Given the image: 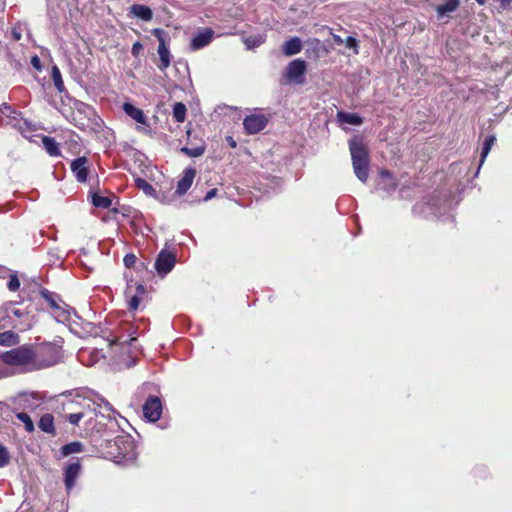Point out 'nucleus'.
I'll list each match as a JSON object with an SVG mask.
<instances>
[{
	"label": "nucleus",
	"mask_w": 512,
	"mask_h": 512,
	"mask_svg": "<svg viewBox=\"0 0 512 512\" xmlns=\"http://www.w3.org/2000/svg\"><path fill=\"white\" fill-rule=\"evenodd\" d=\"M215 36L212 28L206 27L198 30L190 40L189 49L191 51H198L208 46Z\"/></svg>",
	"instance_id": "12"
},
{
	"label": "nucleus",
	"mask_w": 512,
	"mask_h": 512,
	"mask_svg": "<svg viewBox=\"0 0 512 512\" xmlns=\"http://www.w3.org/2000/svg\"><path fill=\"white\" fill-rule=\"evenodd\" d=\"M196 176V170L192 167H187L184 169L181 178L177 183V188L175 193L178 196L184 195L192 186L194 178Z\"/></svg>",
	"instance_id": "17"
},
{
	"label": "nucleus",
	"mask_w": 512,
	"mask_h": 512,
	"mask_svg": "<svg viewBox=\"0 0 512 512\" xmlns=\"http://www.w3.org/2000/svg\"><path fill=\"white\" fill-rule=\"evenodd\" d=\"M306 62L302 59L291 61L284 72V77L288 82L296 85H302L305 82Z\"/></svg>",
	"instance_id": "8"
},
{
	"label": "nucleus",
	"mask_w": 512,
	"mask_h": 512,
	"mask_svg": "<svg viewBox=\"0 0 512 512\" xmlns=\"http://www.w3.org/2000/svg\"><path fill=\"white\" fill-rule=\"evenodd\" d=\"M216 193H217V189H211V190H209V191L206 193V195H205V197H204V199H203V200H204V201H209V200H211L213 197H215Z\"/></svg>",
	"instance_id": "49"
},
{
	"label": "nucleus",
	"mask_w": 512,
	"mask_h": 512,
	"mask_svg": "<svg viewBox=\"0 0 512 512\" xmlns=\"http://www.w3.org/2000/svg\"><path fill=\"white\" fill-rule=\"evenodd\" d=\"M142 44L140 42H135L132 46L131 53L134 56H137L139 52L142 50Z\"/></svg>",
	"instance_id": "48"
},
{
	"label": "nucleus",
	"mask_w": 512,
	"mask_h": 512,
	"mask_svg": "<svg viewBox=\"0 0 512 512\" xmlns=\"http://www.w3.org/2000/svg\"><path fill=\"white\" fill-rule=\"evenodd\" d=\"M13 110L14 109L8 103H2L0 106V112L6 116L9 112H13Z\"/></svg>",
	"instance_id": "47"
},
{
	"label": "nucleus",
	"mask_w": 512,
	"mask_h": 512,
	"mask_svg": "<svg viewBox=\"0 0 512 512\" xmlns=\"http://www.w3.org/2000/svg\"><path fill=\"white\" fill-rule=\"evenodd\" d=\"M349 150L352 158L353 170L356 177L366 183L369 176V155L361 138L354 137L349 140Z\"/></svg>",
	"instance_id": "2"
},
{
	"label": "nucleus",
	"mask_w": 512,
	"mask_h": 512,
	"mask_svg": "<svg viewBox=\"0 0 512 512\" xmlns=\"http://www.w3.org/2000/svg\"><path fill=\"white\" fill-rule=\"evenodd\" d=\"M1 358L14 370L19 368L20 372H31L27 369L35 365V350L29 345H22L1 353Z\"/></svg>",
	"instance_id": "3"
},
{
	"label": "nucleus",
	"mask_w": 512,
	"mask_h": 512,
	"mask_svg": "<svg viewBox=\"0 0 512 512\" xmlns=\"http://www.w3.org/2000/svg\"><path fill=\"white\" fill-rule=\"evenodd\" d=\"M136 186L140 189H142L145 194L152 195L155 192V189L151 184H149L145 179L143 178H137L135 180Z\"/></svg>",
	"instance_id": "38"
},
{
	"label": "nucleus",
	"mask_w": 512,
	"mask_h": 512,
	"mask_svg": "<svg viewBox=\"0 0 512 512\" xmlns=\"http://www.w3.org/2000/svg\"><path fill=\"white\" fill-rule=\"evenodd\" d=\"M139 304H140V298L138 295H135V296L131 297V299L129 301V309L136 310L139 307Z\"/></svg>",
	"instance_id": "45"
},
{
	"label": "nucleus",
	"mask_w": 512,
	"mask_h": 512,
	"mask_svg": "<svg viewBox=\"0 0 512 512\" xmlns=\"http://www.w3.org/2000/svg\"><path fill=\"white\" fill-rule=\"evenodd\" d=\"M38 426L41 431L55 435V427H54V417L50 413H46L41 416Z\"/></svg>",
	"instance_id": "24"
},
{
	"label": "nucleus",
	"mask_w": 512,
	"mask_h": 512,
	"mask_svg": "<svg viewBox=\"0 0 512 512\" xmlns=\"http://www.w3.org/2000/svg\"><path fill=\"white\" fill-rule=\"evenodd\" d=\"M51 77H52V80H53L55 88L59 92H63L64 89H65L64 88V82L62 80L61 72H60L59 68L56 65L52 67Z\"/></svg>",
	"instance_id": "35"
},
{
	"label": "nucleus",
	"mask_w": 512,
	"mask_h": 512,
	"mask_svg": "<svg viewBox=\"0 0 512 512\" xmlns=\"http://www.w3.org/2000/svg\"><path fill=\"white\" fill-rule=\"evenodd\" d=\"M459 0H446L443 4L436 7L438 18H442L448 13L454 12L459 7Z\"/></svg>",
	"instance_id": "26"
},
{
	"label": "nucleus",
	"mask_w": 512,
	"mask_h": 512,
	"mask_svg": "<svg viewBox=\"0 0 512 512\" xmlns=\"http://www.w3.org/2000/svg\"><path fill=\"white\" fill-rule=\"evenodd\" d=\"M130 13L143 21H150L153 17L151 8L143 4H133Z\"/></svg>",
	"instance_id": "22"
},
{
	"label": "nucleus",
	"mask_w": 512,
	"mask_h": 512,
	"mask_svg": "<svg viewBox=\"0 0 512 512\" xmlns=\"http://www.w3.org/2000/svg\"><path fill=\"white\" fill-rule=\"evenodd\" d=\"M84 329L91 336L102 337L107 342V345L112 352L111 357L128 355L130 353L132 343L136 341V337L132 336L131 333L118 334L111 330H104L100 326H96L90 322L85 323Z\"/></svg>",
	"instance_id": "1"
},
{
	"label": "nucleus",
	"mask_w": 512,
	"mask_h": 512,
	"mask_svg": "<svg viewBox=\"0 0 512 512\" xmlns=\"http://www.w3.org/2000/svg\"><path fill=\"white\" fill-rule=\"evenodd\" d=\"M1 312L4 314L3 317L11 318L12 316L17 318V321H12L11 324L14 328H18L21 331L26 330L30 327L28 321V313L16 307V303L8 302L1 308Z\"/></svg>",
	"instance_id": "7"
},
{
	"label": "nucleus",
	"mask_w": 512,
	"mask_h": 512,
	"mask_svg": "<svg viewBox=\"0 0 512 512\" xmlns=\"http://www.w3.org/2000/svg\"><path fill=\"white\" fill-rule=\"evenodd\" d=\"M500 1H501L502 6H506V5L510 4V2L512 0H500Z\"/></svg>",
	"instance_id": "54"
},
{
	"label": "nucleus",
	"mask_w": 512,
	"mask_h": 512,
	"mask_svg": "<svg viewBox=\"0 0 512 512\" xmlns=\"http://www.w3.org/2000/svg\"><path fill=\"white\" fill-rule=\"evenodd\" d=\"M137 257L133 253H128L124 256L123 263L125 267L131 268L135 265Z\"/></svg>",
	"instance_id": "44"
},
{
	"label": "nucleus",
	"mask_w": 512,
	"mask_h": 512,
	"mask_svg": "<svg viewBox=\"0 0 512 512\" xmlns=\"http://www.w3.org/2000/svg\"><path fill=\"white\" fill-rule=\"evenodd\" d=\"M332 38H333V41H334V43H335V44H337V45H342V44H344V39H342V37H341V36L336 35V34H333V35H332Z\"/></svg>",
	"instance_id": "50"
},
{
	"label": "nucleus",
	"mask_w": 512,
	"mask_h": 512,
	"mask_svg": "<svg viewBox=\"0 0 512 512\" xmlns=\"http://www.w3.org/2000/svg\"><path fill=\"white\" fill-rule=\"evenodd\" d=\"M181 152L192 158L200 157L205 152V145H199L195 147L185 146L181 148Z\"/></svg>",
	"instance_id": "36"
},
{
	"label": "nucleus",
	"mask_w": 512,
	"mask_h": 512,
	"mask_svg": "<svg viewBox=\"0 0 512 512\" xmlns=\"http://www.w3.org/2000/svg\"><path fill=\"white\" fill-rule=\"evenodd\" d=\"M226 141H227V143L229 144V146H230L231 148H235V147L237 146V143H236V141L233 139V137H232V136H227V137H226Z\"/></svg>",
	"instance_id": "51"
},
{
	"label": "nucleus",
	"mask_w": 512,
	"mask_h": 512,
	"mask_svg": "<svg viewBox=\"0 0 512 512\" xmlns=\"http://www.w3.org/2000/svg\"><path fill=\"white\" fill-rule=\"evenodd\" d=\"M451 203V199L447 195H444L442 198H433L431 202L416 205L414 211L420 210L425 217L433 215L437 218H442L450 211Z\"/></svg>",
	"instance_id": "6"
},
{
	"label": "nucleus",
	"mask_w": 512,
	"mask_h": 512,
	"mask_svg": "<svg viewBox=\"0 0 512 512\" xmlns=\"http://www.w3.org/2000/svg\"><path fill=\"white\" fill-rule=\"evenodd\" d=\"M476 1H477V3H479L480 5L485 4V0H476Z\"/></svg>",
	"instance_id": "55"
},
{
	"label": "nucleus",
	"mask_w": 512,
	"mask_h": 512,
	"mask_svg": "<svg viewBox=\"0 0 512 512\" xmlns=\"http://www.w3.org/2000/svg\"><path fill=\"white\" fill-rule=\"evenodd\" d=\"M268 123L263 114H251L244 118L243 126L248 134H257L262 131Z\"/></svg>",
	"instance_id": "15"
},
{
	"label": "nucleus",
	"mask_w": 512,
	"mask_h": 512,
	"mask_svg": "<svg viewBox=\"0 0 512 512\" xmlns=\"http://www.w3.org/2000/svg\"><path fill=\"white\" fill-rule=\"evenodd\" d=\"M124 112L133 120H135L139 124L147 125V117L145 116L143 110L135 107L133 104L129 102H125L123 104Z\"/></svg>",
	"instance_id": "19"
},
{
	"label": "nucleus",
	"mask_w": 512,
	"mask_h": 512,
	"mask_svg": "<svg viewBox=\"0 0 512 512\" xmlns=\"http://www.w3.org/2000/svg\"><path fill=\"white\" fill-rule=\"evenodd\" d=\"M176 257L173 253L162 250L155 261V269L161 276L167 275L175 266Z\"/></svg>",
	"instance_id": "14"
},
{
	"label": "nucleus",
	"mask_w": 512,
	"mask_h": 512,
	"mask_svg": "<svg viewBox=\"0 0 512 512\" xmlns=\"http://www.w3.org/2000/svg\"><path fill=\"white\" fill-rule=\"evenodd\" d=\"M302 50V41L299 37H292L285 41L282 46V52L286 56L296 55Z\"/></svg>",
	"instance_id": "21"
},
{
	"label": "nucleus",
	"mask_w": 512,
	"mask_h": 512,
	"mask_svg": "<svg viewBox=\"0 0 512 512\" xmlns=\"http://www.w3.org/2000/svg\"><path fill=\"white\" fill-rule=\"evenodd\" d=\"M7 287L12 292H15V291H17L19 289L20 281H19V279H18L16 274L10 275V278L8 280V283H7Z\"/></svg>",
	"instance_id": "42"
},
{
	"label": "nucleus",
	"mask_w": 512,
	"mask_h": 512,
	"mask_svg": "<svg viewBox=\"0 0 512 512\" xmlns=\"http://www.w3.org/2000/svg\"><path fill=\"white\" fill-rule=\"evenodd\" d=\"M114 457L117 463L124 465L133 464L137 459L136 445L130 435H119L115 437L113 446Z\"/></svg>",
	"instance_id": "4"
},
{
	"label": "nucleus",
	"mask_w": 512,
	"mask_h": 512,
	"mask_svg": "<svg viewBox=\"0 0 512 512\" xmlns=\"http://www.w3.org/2000/svg\"><path fill=\"white\" fill-rule=\"evenodd\" d=\"M53 316L57 322L68 325L71 331H75L73 325H78L77 320H82L75 309L64 302L53 310Z\"/></svg>",
	"instance_id": "9"
},
{
	"label": "nucleus",
	"mask_w": 512,
	"mask_h": 512,
	"mask_svg": "<svg viewBox=\"0 0 512 512\" xmlns=\"http://www.w3.org/2000/svg\"><path fill=\"white\" fill-rule=\"evenodd\" d=\"M152 34L159 42L157 53L160 58V64H158V68L161 71H165L171 64V53L166 44V33L161 28H155L153 29Z\"/></svg>",
	"instance_id": "10"
},
{
	"label": "nucleus",
	"mask_w": 512,
	"mask_h": 512,
	"mask_svg": "<svg viewBox=\"0 0 512 512\" xmlns=\"http://www.w3.org/2000/svg\"><path fill=\"white\" fill-rule=\"evenodd\" d=\"M31 65L38 71L42 69L41 61L37 55L31 58Z\"/></svg>",
	"instance_id": "46"
},
{
	"label": "nucleus",
	"mask_w": 512,
	"mask_h": 512,
	"mask_svg": "<svg viewBox=\"0 0 512 512\" xmlns=\"http://www.w3.org/2000/svg\"><path fill=\"white\" fill-rule=\"evenodd\" d=\"M186 112L187 109L183 103L177 102L174 104L172 114L176 122H184L186 118Z\"/></svg>",
	"instance_id": "33"
},
{
	"label": "nucleus",
	"mask_w": 512,
	"mask_h": 512,
	"mask_svg": "<svg viewBox=\"0 0 512 512\" xmlns=\"http://www.w3.org/2000/svg\"><path fill=\"white\" fill-rule=\"evenodd\" d=\"M81 470L82 465L79 458H72L64 468V484L68 492L75 486Z\"/></svg>",
	"instance_id": "13"
},
{
	"label": "nucleus",
	"mask_w": 512,
	"mask_h": 512,
	"mask_svg": "<svg viewBox=\"0 0 512 512\" xmlns=\"http://www.w3.org/2000/svg\"><path fill=\"white\" fill-rule=\"evenodd\" d=\"M40 294L43 297V299H45L47 303L50 305L52 310L57 308V306L63 302L57 294L45 288L41 289Z\"/></svg>",
	"instance_id": "30"
},
{
	"label": "nucleus",
	"mask_w": 512,
	"mask_h": 512,
	"mask_svg": "<svg viewBox=\"0 0 512 512\" xmlns=\"http://www.w3.org/2000/svg\"><path fill=\"white\" fill-rule=\"evenodd\" d=\"M12 35H13V38L15 40H20L21 39V33L16 31L15 29L12 31Z\"/></svg>",
	"instance_id": "53"
},
{
	"label": "nucleus",
	"mask_w": 512,
	"mask_h": 512,
	"mask_svg": "<svg viewBox=\"0 0 512 512\" xmlns=\"http://www.w3.org/2000/svg\"><path fill=\"white\" fill-rule=\"evenodd\" d=\"M85 416L83 411L70 413L66 416L67 421L72 425H78L80 420Z\"/></svg>",
	"instance_id": "40"
},
{
	"label": "nucleus",
	"mask_w": 512,
	"mask_h": 512,
	"mask_svg": "<svg viewBox=\"0 0 512 512\" xmlns=\"http://www.w3.org/2000/svg\"><path fill=\"white\" fill-rule=\"evenodd\" d=\"M9 460L10 456L6 447L0 443V468L8 465Z\"/></svg>",
	"instance_id": "41"
},
{
	"label": "nucleus",
	"mask_w": 512,
	"mask_h": 512,
	"mask_svg": "<svg viewBox=\"0 0 512 512\" xmlns=\"http://www.w3.org/2000/svg\"><path fill=\"white\" fill-rule=\"evenodd\" d=\"M163 410V405L160 397L150 395L142 406L144 418L149 422H156L160 419Z\"/></svg>",
	"instance_id": "11"
},
{
	"label": "nucleus",
	"mask_w": 512,
	"mask_h": 512,
	"mask_svg": "<svg viewBox=\"0 0 512 512\" xmlns=\"http://www.w3.org/2000/svg\"><path fill=\"white\" fill-rule=\"evenodd\" d=\"M77 112L84 113L88 117L89 120L96 117V113H95L94 109L91 106L83 104V103L77 109Z\"/></svg>",
	"instance_id": "39"
},
{
	"label": "nucleus",
	"mask_w": 512,
	"mask_h": 512,
	"mask_svg": "<svg viewBox=\"0 0 512 512\" xmlns=\"http://www.w3.org/2000/svg\"><path fill=\"white\" fill-rule=\"evenodd\" d=\"M379 174L380 181L378 183V189L384 190L387 193L394 192L397 188V182L392 174L387 170H381Z\"/></svg>",
	"instance_id": "18"
},
{
	"label": "nucleus",
	"mask_w": 512,
	"mask_h": 512,
	"mask_svg": "<svg viewBox=\"0 0 512 512\" xmlns=\"http://www.w3.org/2000/svg\"><path fill=\"white\" fill-rule=\"evenodd\" d=\"M61 359L60 347L53 343L42 344L35 351V365L27 370H40L56 365Z\"/></svg>",
	"instance_id": "5"
},
{
	"label": "nucleus",
	"mask_w": 512,
	"mask_h": 512,
	"mask_svg": "<svg viewBox=\"0 0 512 512\" xmlns=\"http://www.w3.org/2000/svg\"><path fill=\"white\" fill-rule=\"evenodd\" d=\"M16 417L24 424L27 432L32 433L35 430L34 423L27 413L19 412L16 414Z\"/></svg>",
	"instance_id": "37"
},
{
	"label": "nucleus",
	"mask_w": 512,
	"mask_h": 512,
	"mask_svg": "<svg viewBox=\"0 0 512 512\" xmlns=\"http://www.w3.org/2000/svg\"><path fill=\"white\" fill-rule=\"evenodd\" d=\"M136 291L138 294H144L146 291V288L143 284H138L136 287Z\"/></svg>",
	"instance_id": "52"
},
{
	"label": "nucleus",
	"mask_w": 512,
	"mask_h": 512,
	"mask_svg": "<svg viewBox=\"0 0 512 512\" xmlns=\"http://www.w3.org/2000/svg\"><path fill=\"white\" fill-rule=\"evenodd\" d=\"M70 168L78 182L85 183L87 181L88 159L85 156L74 159L71 162Z\"/></svg>",
	"instance_id": "16"
},
{
	"label": "nucleus",
	"mask_w": 512,
	"mask_h": 512,
	"mask_svg": "<svg viewBox=\"0 0 512 512\" xmlns=\"http://www.w3.org/2000/svg\"><path fill=\"white\" fill-rule=\"evenodd\" d=\"M84 449L83 444L80 441H73L65 444L61 447V456L66 457L74 453H81Z\"/></svg>",
	"instance_id": "28"
},
{
	"label": "nucleus",
	"mask_w": 512,
	"mask_h": 512,
	"mask_svg": "<svg viewBox=\"0 0 512 512\" xmlns=\"http://www.w3.org/2000/svg\"><path fill=\"white\" fill-rule=\"evenodd\" d=\"M243 42L248 50L254 49L265 42V36L263 34L251 35L245 37Z\"/></svg>",
	"instance_id": "31"
},
{
	"label": "nucleus",
	"mask_w": 512,
	"mask_h": 512,
	"mask_svg": "<svg viewBox=\"0 0 512 512\" xmlns=\"http://www.w3.org/2000/svg\"><path fill=\"white\" fill-rule=\"evenodd\" d=\"M344 44L347 48L353 49L354 52L358 53V41L353 36H349L344 40Z\"/></svg>",
	"instance_id": "43"
},
{
	"label": "nucleus",
	"mask_w": 512,
	"mask_h": 512,
	"mask_svg": "<svg viewBox=\"0 0 512 512\" xmlns=\"http://www.w3.org/2000/svg\"><path fill=\"white\" fill-rule=\"evenodd\" d=\"M495 142H496L495 135H489L485 138V140L483 142L482 150H481L480 166L484 163L486 157L488 156V154H489L492 146L495 144Z\"/></svg>",
	"instance_id": "32"
},
{
	"label": "nucleus",
	"mask_w": 512,
	"mask_h": 512,
	"mask_svg": "<svg viewBox=\"0 0 512 512\" xmlns=\"http://www.w3.org/2000/svg\"><path fill=\"white\" fill-rule=\"evenodd\" d=\"M42 143H43V146H44L46 152L50 156L58 157L61 155L59 144L57 143V141L54 138L49 137V136H44L42 138Z\"/></svg>",
	"instance_id": "25"
},
{
	"label": "nucleus",
	"mask_w": 512,
	"mask_h": 512,
	"mask_svg": "<svg viewBox=\"0 0 512 512\" xmlns=\"http://www.w3.org/2000/svg\"><path fill=\"white\" fill-rule=\"evenodd\" d=\"M93 404L95 405L94 410L102 416H107L110 418L111 413H114L112 405L99 395L95 396Z\"/></svg>",
	"instance_id": "23"
},
{
	"label": "nucleus",
	"mask_w": 512,
	"mask_h": 512,
	"mask_svg": "<svg viewBox=\"0 0 512 512\" xmlns=\"http://www.w3.org/2000/svg\"><path fill=\"white\" fill-rule=\"evenodd\" d=\"M92 204L98 208L108 209L111 206L112 201L109 197L94 193L92 195Z\"/></svg>",
	"instance_id": "34"
},
{
	"label": "nucleus",
	"mask_w": 512,
	"mask_h": 512,
	"mask_svg": "<svg viewBox=\"0 0 512 512\" xmlns=\"http://www.w3.org/2000/svg\"><path fill=\"white\" fill-rule=\"evenodd\" d=\"M7 117L10 119L13 127L17 128L22 135H24L26 130H31V124L21 117L20 112L13 110V112L7 114Z\"/></svg>",
	"instance_id": "20"
},
{
	"label": "nucleus",
	"mask_w": 512,
	"mask_h": 512,
	"mask_svg": "<svg viewBox=\"0 0 512 512\" xmlns=\"http://www.w3.org/2000/svg\"><path fill=\"white\" fill-rule=\"evenodd\" d=\"M19 343V336L13 331H5L0 333L1 346H14Z\"/></svg>",
	"instance_id": "29"
},
{
	"label": "nucleus",
	"mask_w": 512,
	"mask_h": 512,
	"mask_svg": "<svg viewBox=\"0 0 512 512\" xmlns=\"http://www.w3.org/2000/svg\"><path fill=\"white\" fill-rule=\"evenodd\" d=\"M338 120L342 123L358 126L363 123V119L356 113L338 112Z\"/></svg>",
	"instance_id": "27"
}]
</instances>
